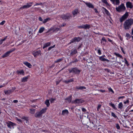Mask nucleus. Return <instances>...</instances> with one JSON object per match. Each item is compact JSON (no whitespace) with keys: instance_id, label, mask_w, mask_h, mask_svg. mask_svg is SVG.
I'll use <instances>...</instances> for the list:
<instances>
[{"instance_id":"obj_23","label":"nucleus","mask_w":133,"mask_h":133,"mask_svg":"<svg viewBox=\"0 0 133 133\" xmlns=\"http://www.w3.org/2000/svg\"><path fill=\"white\" fill-rule=\"evenodd\" d=\"M102 2L105 4L107 6H109L110 5L107 0H101Z\"/></svg>"},{"instance_id":"obj_42","label":"nucleus","mask_w":133,"mask_h":133,"mask_svg":"<svg viewBox=\"0 0 133 133\" xmlns=\"http://www.w3.org/2000/svg\"><path fill=\"white\" fill-rule=\"evenodd\" d=\"M5 21L4 20L2 21L0 23V25H3L5 23Z\"/></svg>"},{"instance_id":"obj_57","label":"nucleus","mask_w":133,"mask_h":133,"mask_svg":"<svg viewBox=\"0 0 133 133\" xmlns=\"http://www.w3.org/2000/svg\"><path fill=\"white\" fill-rule=\"evenodd\" d=\"M121 50L122 51V52L124 54H125V52H124V51L123 50V49L122 48V47H121Z\"/></svg>"},{"instance_id":"obj_35","label":"nucleus","mask_w":133,"mask_h":133,"mask_svg":"<svg viewBox=\"0 0 133 133\" xmlns=\"http://www.w3.org/2000/svg\"><path fill=\"white\" fill-rule=\"evenodd\" d=\"M50 20V18H47L44 19V21L43 22V23H45L47 22L48 21Z\"/></svg>"},{"instance_id":"obj_21","label":"nucleus","mask_w":133,"mask_h":133,"mask_svg":"<svg viewBox=\"0 0 133 133\" xmlns=\"http://www.w3.org/2000/svg\"><path fill=\"white\" fill-rule=\"evenodd\" d=\"M15 124L11 122H9L8 125V127L9 128H11V127H14L15 125Z\"/></svg>"},{"instance_id":"obj_33","label":"nucleus","mask_w":133,"mask_h":133,"mask_svg":"<svg viewBox=\"0 0 133 133\" xmlns=\"http://www.w3.org/2000/svg\"><path fill=\"white\" fill-rule=\"evenodd\" d=\"M45 103L47 107H48L50 105L49 100L48 99L46 100L45 102Z\"/></svg>"},{"instance_id":"obj_27","label":"nucleus","mask_w":133,"mask_h":133,"mask_svg":"<svg viewBox=\"0 0 133 133\" xmlns=\"http://www.w3.org/2000/svg\"><path fill=\"white\" fill-rule=\"evenodd\" d=\"M50 42H48L44 44V46L43 47V49H44L45 48L47 47L50 46Z\"/></svg>"},{"instance_id":"obj_3","label":"nucleus","mask_w":133,"mask_h":133,"mask_svg":"<svg viewBox=\"0 0 133 133\" xmlns=\"http://www.w3.org/2000/svg\"><path fill=\"white\" fill-rule=\"evenodd\" d=\"M71 17V15L69 13H67L66 14H63L61 16V17L63 20H69L70 19Z\"/></svg>"},{"instance_id":"obj_58","label":"nucleus","mask_w":133,"mask_h":133,"mask_svg":"<svg viewBox=\"0 0 133 133\" xmlns=\"http://www.w3.org/2000/svg\"><path fill=\"white\" fill-rule=\"evenodd\" d=\"M82 111L83 112H85L86 111V109L84 108H82Z\"/></svg>"},{"instance_id":"obj_13","label":"nucleus","mask_w":133,"mask_h":133,"mask_svg":"<svg viewBox=\"0 0 133 133\" xmlns=\"http://www.w3.org/2000/svg\"><path fill=\"white\" fill-rule=\"evenodd\" d=\"M32 54L34 57H36L39 55H41V51L39 50L37 51L34 52H32Z\"/></svg>"},{"instance_id":"obj_49","label":"nucleus","mask_w":133,"mask_h":133,"mask_svg":"<svg viewBox=\"0 0 133 133\" xmlns=\"http://www.w3.org/2000/svg\"><path fill=\"white\" fill-rule=\"evenodd\" d=\"M97 52L99 55H101V50L100 49L98 50H97Z\"/></svg>"},{"instance_id":"obj_15","label":"nucleus","mask_w":133,"mask_h":133,"mask_svg":"<svg viewBox=\"0 0 133 133\" xmlns=\"http://www.w3.org/2000/svg\"><path fill=\"white\" fill-rule=\"evenodd\" d=\"M126 5L127 8H129L130 9H132L133 6L132 3L130 2H128L126 3Z\"/></svg>"},{"instance_id":"obj_5","label":"nucleus","mask_w":133,"mask_h":133,"mask_svg":"<svg viewBox=\"0 0 133 133\" xmlns=\"http://www.w3.org/2000/svg\"><path fill=\"white\" fill-rule=\"evenodd\" d=\"M33 3V2H30L29 3H27L26 4V5H24L23 6L21 7L19 9V10H23V9H28L32 5V4Z\"/></svg>"},{"instance_id":"obj_43","label":"nucleus","mask_w":133,"mask_h":133,"mask_svg":"<svg viewBox=\"0 0 133 133\" xmlns=\"http://www.w3.org/2000/svg\"><path fill=\"white\" fill-rule=\"evenodd\" d=\"M111 115L114 117H115V118H116L117 117V116L116 115H115V114L113 112H112L111 113Z\"/></svg>"},{"instance_id":"obj_24","label":"nucleus","mask_w":133,"mask_h":133,"mask_svg":"<svg viewBox=\"0 0 133 133\" xmlns=\"http://www.w3.org/2000/svg\"><path fill=\"white\" fill-rule=\"evenodd\" d=\"M17 72L18 74H19L20 75H24V73L23 70L20 71H17Z\"/></svg>"},{"instance_id":"obj_41","label":"nucleus","mask_w":133,"mask_h":133,"mask_svg":"<svg viewBox=\"0 0 133 133\" xmlns=\"http://www.w3.org/2000/svg\"><path fill=\"white\" fill-rule=\"evenodd\" d=\"M108 90L109 91L113 93H114V91H113L112 89L110 87L109 88Z\"/></svg>"},{"instance_id":"obj_40","label":"nucleus","mask_w":133,"mask_h":133,"mask_svg":"<svg viewBox=\"0 0 133 133\" xmlns=\"http://www.w3.org/2000/svg\"><path fill=\"white\" fill-rule=\"evenodd\" d=\"M65 99L67 100L69 102H71V96H70L69 97L66 98Z\"/></svg>"},{"instance_id":"obj_62","label":"nucleus","mask_w":133,"mask_h":133,"mask_svg":"<svg viewBox=\"0 0 133 133\" xmlns=\"http://www.w3.org/2000/svg\"><path fill=\"white\" fill-rule=\"evenodd\" d=\"M54 100L53 99H51L50 100V101L51 103L52 102L54 101Z\"/></svg>"},{"instance_id":"obj_53","label":"nucleus","mask_w":133,"mask_h":133,"mask_svg":"<svg viewBox=\"0 0 133 133\" xmlns=\"http://www.w3.org/2000/svg\"><path fill=\"white\" fill-rule=\"evenodd\" d=\"M39 20L41 21H43V19L41 17H39L38 18Z\"/></svg>"},{"instance_id":"obj_54","label":"nucleus","mask_w":133,"mask_h":133,"mask_svg":"<svg viewBox=\"0 0 133 133\" xmlns=\"http://www.w3.org/2000/svg\"><path fill=\"white\" fill-rule=\"evenodd\" d=\"M98 91L102 92H105V90H100Z\"/></svg>"},{"instance_id":"obj_51","label":"nucleus","mask_w":133,"mask_h":133,"mask_svg":"<svg viewBox=\"0 0 133 133\" xmlns=\"http://www.w3.org/2000/svg\"><path fill=\"white\" fill-rule=\"evenodd\" d=\"M124 103L125 104H126L129 103V101L128 100H127L126 101L124 102Z\"/></svg>"},{"instance_id":"obj_6","label":"nucleus","mask_w":133,"mask_h":133,"mask_svg":"<svg viewBox=\"0 0 133 133\" xmlns=\"http://www.w3.org/2000/svg\"><path fill=\"white\" fill-rule=\"evenodd\" d=\"M129 16V13L126 12L119 19V21L121 23H122Z\"/></svg>"},{"instance_id":"obj_14","label":"nucleus","mask_w":133,"mask_h":133,"mask_svg":"<svg viewBox=\"0 0 133 133\" xmlns=\"http://www.w3.org/2000/svg\"><path fill=\"white\" fill-rule=\"evenodd\" d=\"M80 38L79 37H75L72 39L70 43L71 44V43H72L74 42H78L80 41Z\"/></svg>"},{"instance_id":"obj_55","label":"nucleus","mask_w":133,"mask_h":133,"mask_svg":"<svg viewBox=\"0 0 133 133\" xmlns=\"http://www.w3.org/2000/svg\"><path fill=\"white\" fill-rule=\"evenodd\" d=\"M61 61V59H59L57 60L56 61H55V62H58Z\"/></svg>"},{"instance_id":"obj_11","label":"nucleus","mask_w":133,"mask_h":133,"mask_svg":"<svg viewBox=\"0 0 133 133\" xmlns=\"http://www.w3.org/2000/svg\"><path fill=\"white\" fill-rule=\"evenodd\" d=\"M105 55H103L99 57V59L101 61H106L107 62H109V61L105 58Z\"/></svg>"},{"instance_id":"obj_4","label":"nucleus","mask_w":133,"mask_h":133,"mask_svg":"<svg viewBox=\"0 0 133 133\" xmlns=\"http://www.w3.org/2000/svg\"><path fill=\"white\" fill-rule=\"evenodd\" d=\"M60 30V28H55L54 27H51L46 32V33L50 32V33L53 32L56 33L58 31Z\"/></svg>"},{"instance_id":"obj_16","label":"nucleus","mask_w":133,"mask_h":133,"mask_svg":"<svg viewBox=\"0 0 133 133\" xmlns=\"http://www.w3.org/2000/svg\"><path fill=\"white\" fill-rule=\"evenodd\" d=\"M83 2H84L85 4L89 8L91 9H93L94 8V6L92 4L90 3H87V2H85L83 1Z\"/></svg>"},{"instance_id":"obj_63","label":"nucleus","mask_w":133,"mask_h":133,"mask_svg":"<svg viewBox=\"0 0 133 133\" xmlns=\"http://www.w3.org/2000/svg\"><path fill=\"white\" fill-rule=\"evenodd\" d=\"M124 97V96H121L118 98V99H120V98H123Z\"/></svg>"},{"instance_id":"obj_52","label":"nucleus","mask_w":133,"mask_h":133,"mask_svg":"<svg viewBox=\"0 0 133 133\" xmlns=\"http://www.w3.org/2000/svg\"><path fill=\"white\" fill-rule=\"evenodd\" d=\"M16 120L18 121L19 122H21L22 121L21 119H18L17 118H16Z\"/></svg>"},{"instance_id":"obj_8","label":"nucleus","mask_w":133,"mask_h":133,"mask_svg":"<svg viewBox=\"0 0 133 133\" xmlns=\"http://www.w3.org/2000/svg\"><path fill=\"white\" fill-rule=\"evenodd\" d=\"M90 25L88 24L82 25H81L78 26V28H83L85 29H89L90 28Z\"/></svg>"},{"instance_id":"obj_31","label":"nucleus","mask_w":133,"mask_h":133,"mask_svg":"<svg viewBox=\"0 0 133 133\" xmlns=\"http://www.w3.org/2000/svg\"><path fill=\"white\" fill-rule=\"evenodd\" d=\"M47 108H44L43 109H42L40 111L41 114H44L46 112V110H47Z\"/></svg>"},{"instance_id":"obj_26","label":"nucleus","mask_w":133,"mask_h":133,"mask_svg":"<svg viewBox=\"0 0 133 133\" xmlns=\"http://www.w3.org/2000/svg\"><path fill=\"white\" fill-rule=\"evenodd\" d=\"M28 77H23L22 78L21 81L22 82H26L28 79Z\"/></svg>"},{"instance_id":"obj_30","label":"nucleus","mask_w":133,"mask_h":133,"mask_svg":"<svg viewBox=\"0 0 133 133\" xmlns=\"http://www.w3.org/2000/svg\"><path fill=\"white\" fill-rule=\"evenodd\" d=\"M44 27H41L39 29L38 31L40 33H42L44 30Z\"/></svg>"},{"instance_id":"obj_34","label":"nucleus","mask_w":133,"mask_h":133,"mask_svg":"<svg viewBox=\"0 0 133 133\" xmlns=\"http://www.w3.org/2000/svg\"><path fill=\"white\" fill-rule=\"evenodd\" d=\"M114 54L116 55L117 56L120 57V58H123L122 56L120 55L119 54L117 53H114Z\"/></svg>"},{"instance_id":"obj_45","label":"nucleus","mask_w":133,"mask_h":133,"mask_svg":"<svg viewBox=\"0 0 133 133\" xmlns=\"http://www.w3.org/2000/svg\"><path fill=\"white\" fill-rule=\"evenodd\" d=\"M101 104H99L98 105L97 110L98 111H99V110L101 109Z\"/></svg>"},{"instance_id":"obj_25","label":"nucleus","mask_w":133,"mask_h":133,"mask_svg":"<svg viewBox=\"0 0 133 133\" xmlns=\"http://www.w3.org/2000/svg\"><path fill=\"white\" fill-rule=\"evenodd\" d=\"M106 42V41L104 37H103L101 41V43L103 44H105Z\"/></svg>"},{"instance_id":"obj_50","label":"nucleus","mask_w":133,"mask_h":133,"mask_svg":"<svg viewBox=\"0 0 133 133\" xmlns=\"http://www.w3.org/2000/svg\"><path fill=\"white\" fill-rule=\"evenodd\" d=\"M116 127L117 128V129H119L120 128V127L119 126V125L118 124H117L116 125Z\"/></svg>"},{"instance_id":"obj_19","label":"nucleus","mask_w":133,"mask_h":133,"mask_svg":"<svg viewBox=\"0 0 133 133\" xmlns=\"http://www.w3.org/2000/svg\"><path fill=\"white\" fill-rule=\"evenodd\" d=\"M110 1L113 4H114L115 2H116V4L117 5H118L119 4V0H110Z\"/></svg>"},{"instance_id":"obj_10","label":"nucleus","mask_w":133,"mask_h":133,"mask_svg":"<svg viewBox=\"0 0 133 133\" xmlns=\"http://www.w3.org/2000/svg\"><path fill=\"white\" fill-rule=\"evenodd\" d=\"M103 11H104L103 12L104 14L105 13L109 17L111 16V14L109 11L107 9L104 7L102 8Z\"/></svg>"},{"instance_id":"obj_2","label":"nucleus","mask_w":133,"mask_h":133,"mask_svg":"<svg viewBox=\"0 0 133 133\" xmlns=\"http://www.w3.org/2000/svg\"><path fill=\"white\" fill-rule=\"evenodd\" d=\"M116 9L117 11L120 12L125 11L126 10V8L124 4L122 3L118 7H116Z\"/></svg>"},{"instance_id":"obj_32","label":"nucleus","mask_w":133,"mask_h":133,"mask_svg":"<svg viewBox=\"0 0 133 133\" xmlns=\"http://www.w3.org/2000/svg\"><path fill=\"white\" fill-rule=\"evenodd\" d=\"M123 104L122 102H120L118 105V108L122 109L123 108Z\"/></svg>"},{"instance_id":"obj_20","label":"nucleus","mask_w":133,"mask_h":133,"mask_svg":"<svg viewBox=\"0 0 133 133\" xmlns=\"http://www.w3.org/2000/svg\"><path fill=\"white\" fill-rule=\"evenodd\" d=\"M42 114L40 111L37 112L35 115V116L36 117H38L42 116Z\"/></svg>"},{"instance_id":"obj_37","label":"nucleus","mask_w":133,"mask_h":133,"mask_svg":"<svg viewBox=\"0 0 133 133\" xmlns=\"http://www.w3.org/2000/svg\"><path fill=\"white\" fill-rule=\"evenodd\" d=\"M30 113L31 114H34L35 113V109H30Z\"/></svg>"},{"instance_id":"obj_29","label":"nucleus","mask_w":133,"mask_h":133,"mask_svg":"<svg viewBox=\"0 0 133 133\" xmlns=\"http://www.w3.org/2000/svg\"><path fill=\"white\" fill-rule=\"evenodd\" d=\"M109 105L110 106H111L115 110L117 109V108L116 107L115 105L114 104L112 103V102H111L109 103Z\"/></svg>"},{"instance_id":"obj_60","label":"nucleus","mask_w":133,"mask_h":133,"mask_svg":"<svg viewBox=\"0 0 133 133\" xmlns=\"http://www.w3.org/2000/svg\"><path fill=\"white\" fill-rule=\"evenodd\" d=\"M22 119H24V120H27V118H26L25 117H23L22 118Z\"/></svg>"},{"instance_id":"obj_36","label":"nucleus","mask_w":133,"mask_h":133,"mask_svg":"<svg viewBox=\"0 0 133 133\" xmlns=\"http://www.w3.org/2000/svg\"><path fill=\"white\" fill-rule=\"evenodd\" d=\"M76 88L78 89L82 90L83 89H85L86 88L83 86H80L79 87H77Z\"/></svg>"},{"instance_id":"obj_22","label":"nucleus","mask_w":133,"mask_h":133,"mask_svg":"<svg viewBox=\"0 0 133 133\" xmlns=\"http://www.w3.org/2000/svg\"><path fill=\"white\" fill-rule=\"evenodd\" d=\"M78 13V10L77 9H75L72 12V14L74 16L76 15Z\"/></svg>"},{"instance_id":"obj_1","label":"nucleus","mask_w":133,"mask_h":133,"mask_svg":"<svg viewBox=\"0 0 133 133\" xmlns=\"http://www.w3.org/2000/svg\"><path fill=\"white\" fill-rule=\"evenodd\" d=\"M133 24V19L131 18L126 20L123 24L124 28L125 30H128L131 28Z\"/></svg>"},{"instance_id":"obj_48","label":"nucleus","mask_w":133,"mask_h":133,"mask_svg":"<svg viewBox=\"0 0 133 133\" xmlns=\"http://www.w3.org/2000/svg\"><path fill=\"white\" fill-rule=\"evenodd\" d=\"M94 10L95 11V13H99V12L97 10V9L96 8H95L94 9Z\"/></svg>"},{"instance_id":"obj_9","label":"nucleus","mask_w":133,"mask_h":133,"mask_svg":"<svg viewBox=\"0 0 133 133\" xmlns=\"http://www.w3.org/2000/svg\"><path fill=\"white\" fill-rule=\"evenodd\" d=\"M84 101L81 99H76L72 102L76 104H80L84 102Z\"/></svg>"},{"instance_id":"obj_28","label":"nucleus","mask_w":133,"mask_h":133,"mask_svg":"<svg viewBox=\"0 0 133 133\" xmlns=\"http://www.w3.org/2000/svg\"><path fill=\"white\" fill-rule=\"evenodd\" d=\"M12 91L10 90H8L7 91H4L5 94L9 95L11 94Z\"/></svg>"},{"instance_id":"obj_61","label":"nucleus","mask_w":133,"mask_h":133,"mask_svg":"<svg viewBox=\"0 0 133 133\" xmlns=\"http://www.w3.org/2000/svg\"><path fill=\"white\" fill-rule=\"evenodd\" d=\"M66 25V24L65 23H63L62 24V25H61V26H64Z\"/></svg>"},{"instance_id":"obj_64","label":"nucleus","mask_w":133,"mask_h":133,"mask_svg":"<svg viewBox=\"0 0 133 133\" xmlns=\"http://www.w3.org/2000/svg\"><path fill=\"white\" fill-rule=\"evenodd\" d=\"M4 86V85H0V88L3 87Z\"/></svg>"},{"instance_id":"obj_38","label":"nucleus","mask_w":133,"mask_h":133,"mask_svg":"<svg viewBox=\"0 0 133 133\" xmlns=\"http://www.w3.org/2000/svg\"><path fill=\"white\" fill-rule=\"evenodd\" d=\"M44 4V3L42 2H40V3H36L34 5V6L38 5H43Z\"/></svg>"},{"instance_id":"obj_17","label":"nucleus","mask_w":133,"mask_h":133,"mask_svg":"<svg viewBox=\"0 0 133 133\" xmlns=\"http://www.w3.org/2000/svg\"><path fill=\"white\" fill-rule=\"evenodd\" d=\"M69 114V111L68 110L65 109L62 111V115L63 116L67 115Z\"/></svg>"},{"instance_id":"obj_7","label":"nucleus","mask_w":133,"mask_h":133,"mask_svg":"<svg viewBox=\"0 0 133 133\" xmlns=\"http://www.w3.org/2000/svg\"><path fill=\"white\" fill-rule=\"evenodd\" d=\"M15 50V48H13L10 50L9 51H7L3 54L2 56V57L4 58L7 57L9 56L10 54L14 51Z\"/></svg>"},{"instance_id":"obj_18","label":"nucleus","mask_w":133,"mask_h":133,"mask_svg":"<svg viewBox=\"0 0 133 133\" xmlns=\"http://www.w3.org/2000/svg\"><path fill=\"white\" fill-rule=\"evenodd\" d=\"M23 64L29 68H31L32 67V65L30 63L27 62H23Z\"/></svg>"},{"instance_id":"obj_59","label":"nucleus","mask_w":133,"mask_h":133,"mask_svg":"<svg viewBox=\"0 0 133 133\" xmlns=\"http://www.w3.org/2000/svg\"><path fill=\"white\" fill-rule=\"evenodd\" d=\"M18 102V101L17 100H14L13 101V102L14 103H17Z\"/></svg>"},{"instance_id":"obj_44","label":"nucleus","mask_w":133,"mask_h":133,"mask_svg":"<svg viewBox=\"0 0 133 133\" xmlns=\"http://www.w3.org/2000/svg\"><path fill=\"white\" fill-rule=\"evenodd\" d=\"M124 61H123L122 62H124L125 64H128V62L125 58L124 59Z\"/></svg>"},{"instance_id":"obj_46","label":"nucleus","mask_w":133,"mask_h":133,"mask_svg":"<svg viewBox=\"0 0 133 133\" xmlns=\"http://www.w3.org/2000/svg\"><path fill=\"white\" fill-rule=\"evenodd\" d=\"M55 46V45H54L53 46H50V47H49V48H48V50H51L52 49L54 48Z\"/></svg>"},{"instance_id":"obj_56","label":"nucleus","mask_w":133,"mask_h":133,"mask_svg":"<svg viewBox=\"0 0 133 133\" xmlns=\"http://www.w3.org/2000/svg\"><path fill=\"white\" fill-rule=\"evenodd\" d=\"M73 81V79H71L69 80L68 81V82H72Z\"/></svg>"},{"instance_id":"obj_12","label":"nucleus","mask_w":133,"mask_h":133,"mask_svg":"<svg viewBox=\"0 0 133 133\" xmlns=\"http://www.w3.org/2000/svg\"><path fill=\"white\" fill-rule=\"evenodd\" d=\"M69 71V72L70 73H79L80 72V71L79 70L75 68H74L71 69Z\"/></svg>"},{"instance_id":"obj_47","label":"nucleus","mask_w":133,"mask_h":133,"mask_svg":"<svg viewBox=\"0 0 133 133\" xmlns=\"http://www.w3.org/2000/svg\"><path fill=\"white\" fill-rule=\"evenodd\" d=\"M126 36L127 38V39H129L130 38V36L129 34H127Z\"/></svg>"},{"instance_id":"obj_39","label":"nucleus","mask_w":133,"mask_h":133,"mask_svg":"<svg viewBox=\"0 0 133 133\" xmlns=\"http://www.w3.org/2000/svg\"><path fill=\"white\" fill-rule=\"evenodd\" d=\"M6 37H7V36H6L4 38L1 39L0 41V44H1L3 43V42L6 39Z\"/></svg>"}]
</instances>
